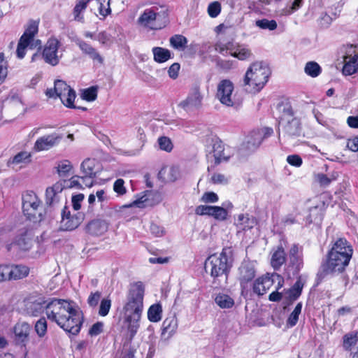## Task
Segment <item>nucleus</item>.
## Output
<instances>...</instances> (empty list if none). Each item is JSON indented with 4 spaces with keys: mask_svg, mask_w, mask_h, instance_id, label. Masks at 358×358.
I'll use <instances>...</instances> for the list:
<instances>
[{
    "mask_svg": "<svg viewBox=\"0 0 358 358\" xmlns=\"http://www.w3.org/2000/svg\"><path fill=\"white\" fill-rule=\"evenodd\" d=\"M45 315L48 320L73 335H77L84 322L82 310L71 300L50 298Z\"/></svg>",
    "mask_w": 358,
    "mask_h": 358,
    "instance_id": "f257e3e1",
    "label": "nucleus"
},
{
    "mask_svg": "<svg viewBox=\"0 0 358 358\" xmlns=\"http://www.w3.org/2000/svg\"><path fill=\"white\" fill-rule=\"evenodd\" d=\"M145 286L141 281L130 285L127 294V301L123 307V317L127 329L132 338L139 328V321L143 308Z\"/></svg>",
    "mask_w": 358,
    "mask_h": 358,
    "instance_id": "f03ea898",
    "label": "nucleus"
},
{
    "mask_svg": "<svg viewBox=\"0 0 358 358\" xmlns=\"http://www.w3.org/2000/svg\"><path fill=\"white\" fill-rule=\"evenodd\" d=\"M233 265V250L224 248L222 252L209 256L205 262V269L213 278L212 283L215 287L227 284L228 275Z\"/></svg>",
    "mask_w": 358,
    "mask_h": 358,
    "instance_id": "7ed1b4c3",
    "label": "nucleus"
},
{
    "mask_svg": "<svg viewBox=\"0 0 358 358\" xmlns=\"http://www.w3.org/2000/svg\"><path fill=\"white\" fill-rule=\"evenodd\" d=\"M352 255L344 252H328L318 269L316 276V285H318L327 276H334L343 273L348 266Z\"/></svg>",
    "mask_w": 358,
    "mask_h": 358,
    "instance_id": "20e7f679",
    "label": "nucleus"
},
{
    "mask_svg": "<svg viewBox=\"0 0 358 358\" xmlns=\"http://www.w3.org/2000/svg\"><path fill=\"white\" fill-rule=\"evenodd\" d=\"M270 69L262 62H255L247 70L242 86L249 93L259 92L268 81Z\"/></svg>",
    "mask_w": 358,
    "mask_h": 358,
    "instance_id": "39448f33",
    "label": "nucleus"
},
{
    "mask_svg": "<svg viewBox=\"0 0 358 358\" xmlns=\"http://www.w3.org/2000/svg\"><path fill=\"white\" fill-rule=\"evenodd\" d=\"M45 94L48 97H59L62 103L69 108L87 110V108L78 104V101L75 103L76 92L64 80H56L54 88L48 89Z\"/></svg>",
    "mask_w": 358,
    "mask_h": 358,
    "instance_id": "423d86ee",
    "label": "nucleus"
},
{
    "mask_svg": "<svg viewBox=\"0 0 358 358\" xmlns=\"http://www.w3.org/2000/svg\"><path fill=\"white\" fill-rule=\"evenodd\" d=\"M273 134V129L265 127L261 129L253 130L245 137L238 150L239 155L247 156L255 152L261 145L263 141Z\"/></svg>",
    "mask_w": 358,
    "mask_h": 358,
    "instance_id": "0eeeda50",
    "label": "nucleus"
},
{
    "mask_svg": "<svg viewBox=\"0 0 358 358\" xmlns=\"http://www.w3.org/2000/svg\"><path fill=\"white\" fill-rule=\"evenodd\" d=\"M234 89L233 83L230 80L224 79L217 85L216 96L222 104L238 110L243 104V98L236 94L232 96Z\"/></svg>",
    "mask_w": 358,
    "mask_h": 358,
    "instance_id": "6e6552de",
    "label": "nucleus"
},
{
    "mask_svg": "<svg viewBox=\"0 0 358 358\" xmlns=\"http://www.w3.org/2000/svg\"><path fill=\"white\" fill-rule=\"evenodd\" d=\"M40 200L37 195L32 191H27L22 194V210L24 215L34 222L42 220L41 213L38 208L40 205Z\"/></svg>",
    "mask_w": 358,
    "mask_h": 358,
    "instance_id": "1a4fd4ad",
    "label": "nucleus"
},
{
    "mask_svg": "<svg viewBox=\"0 0 358 358\" xmlns=\"http://www.w3.org/2000/svg\"><path fill=\"white\" fill-rule=\"evenodd\" d=\"M206 152L213 155L214 166H217L223 162H227L231 155L225 149L223 143L217 138H210L207 140Z\"/></svg>",
    "mask_w": 358,
    "mask_h": 358,
    "instance_id": "9d476101",
    "label": "nucleus"
},
{
    "mask_svg": "<svg viewBox=\"0 0 358 358\" xmlns=\"http://www.w3.org/2000/svg\"><path fill=\"white\" fill-rule=\"evenodd\" d=\"M24 311L27 315L38 317L46 311L49 299L43 296H31L24 300Z\"/></svg>",
    "mask_w": 358,
    "mask_h": 358,
    "instance_id": "9b49d317",
    "label": "nucleus"
},
{
    "mask_svg": "<svg viewBox=\"0 0 358 358\" xmlns=\"http://www.w3.org/2000/svg\"><path fill=\"white\" fill-rule=\"evenodd\" d=\"M288 271H292L293 275H298L303 266V248L297 243L292 244L288 251Z\"/></svg>",
    "mask_w": 358,
    "mask_h": 358,
    "instance_id": "f8f14e48",
    "label": "nucleus"
},
{
    "mask_svg": "<svg viewBox=\"0 0 358 358\" xmlns=\"http://www.w3.org/2000/svg\"><path fill=\"white\" fill-rule=\"evenodd\" d=\"M61 43L55 38H50L45 45L42 57L45 62L52 66H56L59 62L60 57L57 55Z\"/></svg>",
    "mask_w": 358,
    "mask_h": 358,
    "instance_id": "ddd939ff",
    "label": "nucleus"
},
{
    "mask_svg": "<svg viewBox=\"0 0 358 358\" xmlns=\"http://www.w3.org/2000/svg\"><path fill=\"white\" fill-rule=\"evenodd\" d=\"M83 220V214L78 213L74 215H71L69 208L64 206L62 212V220L60 222L59 229L61 231L74 230L81 224Z\"/></svg>",
    "mask_w": 358,
    "mask_h": 358,
    "instance_id": "4468645a",
    "label": "nucleus"
},
{
    "mask_svg": "<svg viewBox=\"0 0 358 358\" xmlns=\"http://www.w3.org/2000/svg\"><path fill=\"white\" fill-rule=\"evenodd\" d=\"M238 280L242 289H245L248 283L252 281L256 275V271L253 263L243 262L238 268Z\"/></svg>",
    "mask_w": 358,
    "mask_h": 358,
    "instance_id": "2eb2a0df",
    "label": "nucleus"
},
{
    "mask_svg": "<svg viewBox=\"0 0 358 358\" xmlns=\"http://www.w3.org/2000/svg\"><path fill=\"white\" fill-rule=\"evenodd\" d=\"M76 44L79 47L83 54L91 59L94 64H103V57L92 45L81 39H78Z\"/></svg>",
    "mask_w": 358,
    "mask_h": 358,
    "instance_id": "dca6fc26",
    "label": "nucleus"
},
{
    "mask_svg": "<svg viewBox=\"0 0 358 358\" xmlns=\"http://www.w3.org/2000/svg\"><path fill=\"white\" fill-rule=\"evenodd\" d=\"M294 113H285L280 117V122H286L284 129L290 136H299L301 134V123L299 119L293 116Z\"/></svg>",
    "mask_w": 358,
    "mask_h": 358,
    "instance_id": "f3484780",
    "label": "nucleus"
},
{
    "mask_svg": "<svg viewBox=\"0 0 358 358\" xmlns=\"http://www.w3.org/2000/svg\"><path fill=\"white\" fill-rule=\"evenodd\" d=\"M203 96L199 88L192 89L185 101L180 103L184 110H199L202 105Z\"/></svg>",
    "mask_w": 358,
    "mask_h": 358,
    "instance_id": "a211bd4d",
    "label": "nucleus"
},
{
    "mask_svg": "<svg viewBox=\"0 0 358 358\" xmlns=\"http://www.w3.org/2000/svg\"><path fill=\"white\" fill-rule=\"evenodd\" d=\"M32 234L31 231L27 229H22L20 234L16 236L13 243L8 245V250H10L12 245H16L22 250H28L32 245Z\"/></svg>",
    "mask_w": 358,
    "mask_h": 358,
    "instance_id": "6ab92c4d",
    "label": "nucleus"
},
{
    "mask_svg": "<svg viewBox=\"0 0 358 358\" xmlns=\"http://www.w3.org/2000/svg\"><path fill=\"white\" fill-rule=\"evenodd\" d=\"M159 15L156 12L154 8L145 9L144 12L139 17L138 22L139 24L144 27H148L152 29H157L161 27H157L155 24V21L159 17Z\"/></svg>",
    "mask_w": 358,
    "mask_h": 358,
    "instance_id": "aec40b11",
    "label": "nucleus"
},
{
    "mask_svg": "<svg viewBox=\"0 0 358 358\" xmlns=\"http://www.w3.org/2000/svg\"><path fill=\"white\" fill-rule=\"evenodd\" d=\"M85 229L89 234L94 236H99L108 231V224L103 220L96 219L90 221L87 224Z\"/></svg>",
    "mask_w": 358,
    "mask_h": 358,
    "instance_id": "412c9836",
    "label": "nucleus"
},
{
    "mask_svg": "<svg viewBox=\"0 0 358 358\" xmlns=\"http://www.w3.org/2000/svg\"><path fill=\"white\" fill-rule=\"evenodd\" d=\"M61 137L56 134L47 135L39 138L34 144V149L37 151L48 150L56 145Z\"/></svg>",
    "mask_w": 358,
    "mask_h": 358,
    "instance_id": "4be33fe9",
    "label": "nucleus"
},
{
    "mask_svg": "<svg viewBox=\"0 0 358 358\" xmlns=\"http://www.w3.org/2000/svg\"><path fill=\"white\" fill-rule=\"evenodd\" d=\"M178 321L174 316L166 318L162 326V338L169 340L176 331Z\"/></svg>",
    "mask_w": 358,
    "mask_h": 358,
    "instance_id": "5701e85b",
    "label": "nucleus"
},
{
    "mask_svg": "<svg viewBox=\"0 0 358 358\" xmlns=\"http://www.w3.org/2000/svg\"><path fill=\"white\" fill-rule=\"evenodd\" d=\"M306 279L299 275L293 286L286 291V299L290 302L296 300L301 294Z\"/></svg>",
    "mask_w": 358,
    "mask_h": 358,
    "instance_id": "b1692460",
    "label": "nucleus"
},
{
    "mask_svg": "<svg viewBox=\"0 0 358 358\" xmlns=\"http://www.w3.org/2000/svg\"><path fill=\"white\" fill-rule=\"evenodd\" d=\"M286 260V253L285 251V248L282 245V242H280V245L277 247V248L273 251L271 259V264L272 267L275 270H278L282 265L285 262Z\"/></svg>",
    "mask_w": 358,
    "mask_h": 358,
    "instance_id": "393cba45",
    "label": "nucleus"
},
{
    "mask_svg": "<svg viewBox=\"0 0 358 358\" xmlns=\"http://www.w3.org/2000/svg\"><path fill=\"white\" fill-rule=\"evenodd\" d=\"M344 63L343 68V74L350 76L356 73L358 71V53L354 56H345Z\"/></svg>",
    "mask_w": 358,
    "mask_h": 358,
    "instance_id": "a878e982",
    "label": "nucleus"
},
{
    "mask_svg": "<svg viewBox=\"0 0 358 358\" xmlns=\"http://www.w3.org/2000/svg\"><path fill=\"white\" fill-rule=\"evenodd\" d=\"M158 177L165 182H175L179 178L178 169L175 166L162 168L158 173Z\"/></svg>",
    "mask_w": 358,
    "mask_h": 358,
    "instance_id": "bb28decb",
    "label": "nucleus"
},
{
    "mask_svg": "<svg viewBox=\"0 0 358 358\" xmlns=\"http://www.w3.org/2000/svg\"><path fill=\"white\" fill-rule=\"evenodd\" d=\"M96 165L97 162L94 159L88 158L85 159L80 165L83 174L87 177L96 178L98 172Z\"/></svg>",
    "mask_w": 358,
    "mask_h": 358,
    "instance_id": "cd10ccee",
    "label": "nucleus"
},
{
    "mask_svg": "<svg viewBox=\"0 0 358 358\" xmlns=\"http://www.w3.org/2000/svg\"><path fill=\"white\" fill-rule=\"evenodd\" d=\"M271 285L272 280L270 278L260 277L253 284V292L258 295H264Z\"/></svg>",
    "mask_w": 358,
    "mask_h": 358,
    "instance_id": "c85d7f7f",
    "label": "nucleus"
},
{
    "mask_svg": "<svg viewBox=\"0 0 358 358\" xmlns=\"http://www.w3.org/2000/svg\"><path fill=\"white\" fill-rule=\"evenodd\" d=\"M255 224L256 219L252 216L250 217L248 214L238 215L237 221L236 222L237 228L242 231L250 229L253 228Z\"/></svg>",
    "mask_w": 358,
    "mask_h": 358,
    "instance_id": "c756f323",
    "label": "nucleus"
},
{
    "mask_svg": "<svg viewBox=\"0 0 358 358\" xmlns=\"http://www.w3.org/2000/svg\"><path fill=\"white\" fill-rule=\"evenodd\" d=\"M30 327L27 323L17 324L15 326L14 333L17 342L24 343L27 339Z\"/></svg>",
    "mask_w": 358,
    "mask_h": 358,
    "instance_id": "7c9ffc66",
    "label": "nucleus"
},
{
    "mask_svg": "<svg viewBox=\"0 0 358 358\" xmlns=\"http://www.w3.org/2000/svg\"><path fill=\"white\" fill-rule=\"evenodd\" d=\"M152 52L153 59L157 63H164L173 57L171 51L164 48L154 47Z\"/></svg>",
    "mask_w": 358,
    "mask_h": 358,
    "instance_id": "2f4dec72",
    "label": "nucleus"
},
{
    "mask_svg": "<svg viewBox=\"0 0 358 358\" xmlns=\"http://www.w3.org/2000/svg\"><path fill=\"white\" fill-rule=\"evenodd\" d=\"M10 280H16L27 277L29 273V268L24 265L10 266Z\"/></svg>",
    "mask_w": 358,
    "mask_h": 358,
    "instance_id": "473e14b6",
    "label": "nucleus"
},
{
    "mask_svg": "<svg viewBox=\"0 0 358 358\" xmlns=\"http://www.w3.org/2000/svg\"><path fill=\"white\" fill-rule=\"evenodd\" d=\"M232 48L233 50L230 52V55L239 60H245L252 55L251 50L245 45H233Z\"/></svg>",
    "mask_w": 358,
    "mask_h": 358,
    "instance_id": "72a5a7b5",
    "label": "nucleus"
},
{
    "mask_svg": "<svg viewBox=\"0 0 358 358\" xmlns=\"http://www.w3.org/2000/svg\"><path fill=\"white\" fill-rule=\"evenodd\" d=\"M344 251L349 252V254L353 253V250L351 245L345 238H338L333 245L332 248L328 252H344Z\"/></svg>",
    "mask_w": 358,
    "mask_h": 358,
    "instance_id": "f704fd0d",
    "label": "nucleus"
},
{
    "mask_svg": "<svg viewBox=\"0 0 358 358\" xmlns=\"http://www.w3.org/2000/svg\"><path fill=\"white\" fill-rule=\"evenodd\" d=\"M271 110L279 112H292V106L287 99L280 98L273 102L271 105Z\"/></svg>",
    "mask_w": 358,
    "mask_h": 358,
    "instance_id": "c9c22d12",
    "label": "nucleus"
},
{
    "mask_svg": "<svg viewBox=\"0 0 358 358\" xmlns=\"http://www.w3.org/2000/svg\"><path fill=\"white\" fill-rule=\"evenodd\" d=\"M169 42L171 46L174 49L184 50L187 48L188 41L185 36L176 34L170 38Z\"/></svg>",
    "mask_w": 358,
    "mask_h": 358,
    "instance_id": "e433bc0d",
    "label": "nucleus"
},
{
    "mask_svg": "<svg viewBox=\"0 0 358 358\" xmlns=\"http://www.w3.org/2000/svg\"><path fill=\"white\" fill-rule=\"evenodd\" d=\"M162 308L159 303L152 305L148 311V318L152 322H157L162 319Z\"/></svg>",
    "mask_w": 358,
    "mask_h": 358,
    "instance_id": "4c0bfd02",
    "label": "nucleus"
},
{
    "mask_svg": "<svg viewBox=\"0 0 358 358\" xmlns=\"http://www.w3.org/2000/svg\"><path fill=\"white\" fill-rule=\"evenodd\" d=\"M38 32V24L36 22H31L29 24L28 27L25 29L24 34L20 37V40L23 41L27 43H31L34 36Z\"/></svg>",
    "mask_w": 358,
    "mask_h": 358,
    "instance_id": "58836bf2",
    "label": "nucleus"
},
{
    "mask_svg": "<svg viewBox=\"0 0 358 358\" xmlns=\"http://www.w3.org/2000/svg\"><path fill=\"white\" fill-rule=\"evenodd\" d=\"M215 301L221 308H230L234 305V299L224 294H218L215 297Z\"/></svg>",
    "mask_w": 358,
    "mask_h": 358,
    "instance_id": "ea45409f",
    "label": "nucleus"
},
{
    "mask_svg": "<svg viewBox=\"0 0 358 358\" xmlns=\"http://www.w3.org/2000/svg\"><path fill=\"white\" fill-rule=\"evenodd\" d=\"M55 168L60 177H66L72 169L73 166L70 161L64 159L58 162Z\"/></svg>",
    "mask_w": 358,
    "mask_h": 358,
    "instance_id": "a19ab883",
    "label": "nucleus"
},
{
    "mask_svg": "<svg viewBox=\"0 0 358 358\" xmlns=\"http://www.w3.org/2000/svg\"><path fill=\"white\" fill-rule=\"evenodd\" d=\"M305 73L312 78L318 76L322 71L320 66L315 62H308L304 68Z\"/></svg>",
    "mask_w": 358,
    "mask_h": 358,
    "instance_id": "79ce46f5",
    "label": "nucleus"
},
{
    "mask_svg": "<svg viewBox=\"0 0 358 358\" xmlns=\"http://www.w3.org/2000/svg\"><path fill=\"white\" fill-rule=\"evenodd\" d=\"M98 87L96 86H92L87 89L82 90L80 97L83 100L87 101H94L97 97Z\"/></svg>",
    "mask_w": 358,
    "mask_h": 358,
    "instance_id": "37998d69",
    "label": "nucleus"
},
{
    "mask_svg": "<svg viewBox=\"0 0 358 358\" xmlns=\"http://www.w3.org/2000/svg\"><path fill=\"white\" fill-rule=\"evenodd\" d=\"M302 303H299L295 306L294 310L290 313L287 320V325L289 327H293L295 326L299 320V316L301 312Z\"/></svg>",
    "mask_w": 358,
    "mask_h": 358,
    "instance_id": "c03bdc74",
    "label": "nucleus"
},
{
    "mask_svg": "<svg viewBox=\"0 0 358 358\" xmlns=\"http://www.w3.org/2000/svg\"><path fill=\"white\" fill-rule=\"evenodd\" d=\"M227 216L228 213L227 212V209L225 208L213 206L210 217H213L216 220L224 221L227 220Z\"/></svg>",
    "mask_w": 358,
    "mask_h": 358,
    "instance_id": "a18cd8bd",
    "label": "nucleus"
},
{
    "mask_svg": "<svg viewBox=\"0 0 358 358\" xmlns=\"http://www.w3.org/2000/svg\"><path fill=\"white\" fill-rule=\"evenodd\" d=\"M255 25L262 29L275 30L277 28V22L274 20L262 19L255 22Z\"/></svg>",
    "mask_w": 358,
    "mask_h": 358,
    "instance_id": "49530a36",
    "label": "nucleus"
},
{
    "mask_svg": "<svg viewBox=\"0 0 358 358\" xmlns=\"http://www.w3.org/2000/svg\"><path fill=\"white\" fill-rule=\"evenodd\" d=\"M8 75V62L5 59L3 52H0V85L6 80Z\"/></svg>",
    "mask_w": 358,
    "mask_h": 358,
    "instance_id": "de8ad7c7",
    "label": "nucleus"
},
{
    "mask_svg": "<svg viewBox=\"0 0 358 358\" xmlns=\"http://www.w3.org/2000/svg\"><path fill=\"white\" fill-rule=\"evenodd\" d=\"M47 321L45 317L40 318L35 324V331L37 334V335L42 338L43 337L46 333H47Z\"/></svg>",
    "mask_w": 358,
    "mask_h": 358,
    "instance_id": "09e8293b",
    "label": "nucleus"
},
{
    "mask_svg": "<svg viewBox=\"0 0 358 358\" xmlns=\"http://www.w3.org/2000/svg\"><path fill=\"white\" fill-rule=\"evenodd\" d=\"M111 308V300L109 297L103 298L101 300L99 308V315L102 317L106 316Z\"/></svg>",
    "mask_w": 358,
    "mask_h": 358,
    "instance_id": "8fccbe9b",
    "label": "nucleus"
},
{
    "mask_svg": "<svg viewBox=\"0 0 358 358\" xmlns=\"http://www.w3.org/2000/svg\"><path fill=\"white\" fill-rule=\"evenodd\" d=\"M101 292L99 291H96L94 292H91L87 298V304L92 308H95L97 307L99 302L101 300Z\"/></svg>",
    "mask_w": 358,
    "mask_h": 358,
    "instance_id": "3c124183",
    "label": "nucleus"
},
{
    "mask_svg": "<svg viewBox=\"0 0 358 358\" xmlns=\"http://www.w3.org/2000/svg\"><path fill=\"white\" fill-rule=\"evenodd\" d=\"M157 142L161 150L166 152H171L172 150L173 144L169 138L166 136H161L158 138Z\"/></svg>",
    "mask_w": 358,
    "mask_h": 358,
    "instance_id": "603ef678",
    "label": "nucleus"
},
{
    "mask_svg": "<svg viewBox=\"0 0 358 358\" xmlns=\"http://www.w3.org/2000/svg\"><path fill=\"white\" fill-rule=\"evenodd\" d=\"M94 40L98 41L102 45H109L112 43V36L103 31L96 35Z\"/></svg>",
    "mask_w": 358,
    "mask_h": 358,
    "instance_id": "864d4df0",
    "label": "nucleus"
},
{
    "mask_svg": "<svg viewBox=\"0 0 358 358\" xmlns=\"http://www.w3.org/2000/svg\"><path fill=\"white\" fill-rule=\"evenodd\" d=\"M99 3V13L103 17H106L108 14L110 13L111 9L110 7V0H96Z\"/></svg>",
    "mask_w": 358,
    "mask_h": 358,
    "instance_id": "5fc2aeb1",
    "label": "nucleus"
},
{
    "mask_svg": "<svg viewBox=\"0 0 358 358\" xmlns=\"http://www.w3.org/2000/svg\"><path fill=\"white\" fill-rule=\"evenodd\" d=\"M221 12V4L218 1H213L208 6V13L211 17H216Z\"/></svg>",
    "mask_w": 358,
    "mask_h": 358,
    "instance_id": "6e6d98bb",
    "label": "nucleus"
},
{
    "mask_svg": "<svg viewBox=\"0 0 358 358\" xmlns=\"http://www.w3.org/2000/svg\"><path fill=\"white\" fill-rule=\"evenodd\" d=\"M31 155L27 152H20L17 153L12 160H10L8 163L18 164L22 162H25L26 160H29Z\"/></svg>",
    "mask_w": 358,
    "mask_h": 358,
    "instance_id": "4d7b16f0",
    "label": "nucleus"
},
{
    "mask_svg": "<svg viewBox=\"0 0 358 358\" xmlns=\"http://www.w3.org/2000/svg\"><path fill=\"white\" fill-rule=\"evenodd\" d=\"M45 197L46 203L50 206H53L55 203H57L59 201L58 194L52 192V189H50L48 187L46 189Z\"/></svg>",
    "mask_w": 358,
    "mask_h": 358,
    "instance_id": "13d9d810",
    "label": "nucleus"
},
{
    "mask_svg": "<svg viewBox=\"0 0 358 358\" xmlns=\"http://www.w3.org/2000/svg\"><path fill=\"white\" fill-rule=\"evenodd\" d=\"M321 220V214L320 209L315 206L310 209V214L307 217L308 223L318 222Z\"/></svg>",
    "mask_w": 358,
    "mask_h": 358,
    "instance_id": "bf43d9fd",
    "label": "nucleus"
},
{
    "mask_svg": "<svg viewBox=\"0 0 358 358\" xmlns=\"http://www.w3.org/2000/svg\"><path fill=\"white\" fill-rule=\"evenodd\" d=\"M357 342V336L354 334H346L343 337V347L348 350Z\"/></svg>",
    "mask_w": 358,
    "mask_h": 358,
    "instance_id": "052dcab7",
    "label": "nucleus"
},
{
    "mask_svg": "<svg viewBox=\"0 0 358 358\" xmlns=\"http://www.w3.org/2000/svg\"><path fill=\"white\" fill-rule=\"evenodd\" d=\"M87 8V6L77 2L73 8L74 19L76 21L81 22L83 20V16L81 13L84 11Z\"/></svg>",
    "mask_w": 358,
    "mask_h": 358,
    "instance_id": "680f3d73",
    "label": "nucleus"
},
{
    "mask_svg": "<svg viewBox=\"0 0 358 358\" xmlns=\"http://www.w3.org/2000/svg\"><path fill=\"white\" fill-rule=\"evenodd\" d=\"M10 265H0V282L10 280Z\"/></svg>",
    "mask_w": 358,
    "mask_h": 358,
    "instance_id": "e2e57ef3",
    "label": "nucleus"
},
{
    "mask_svg": "<svg viewBox=\"0 0 358 358\" xmlns=\"http://www.w3.org/2000/svg\"><path fill=\"white\" fill-rule=\"evenodd\" d=\"M219 198L217 194L213 192H205L201 198V201L203 203H215Z\"/></svg>",
    "mask_w": 358,
    "mask_h": 358,
    "instance_id": "0e129e2a",
    "label": "nucleus"
},
{
    "mask_svg": "<svg viewBox=\"0 0 358 358\" xmlns=\"http://www.w3.org/2000/svg\"><path fill=\"white\" fill-rule=\"evenodd\" d=\"M233 44L228 43L227 44L216 43L215 45V50L222 55L227 53V50L231 52L233 50Z\"/></svg>",
    "mask_w": 358,
    "mask_h": 358,
    "instance_id": "69168bd1",
    "label": "nucleus"
},
{
    "mask_svg": "<svg viewBox=\"0 0 358 358\" xmlns=\"http://www.w3.org/2000/svg\"><path fill=\"white\" fill-rule=\"evenodd\" d=\"M213 206L200 205L195 209V213L199 215L211 216Z\"/></svg>",
    "mask_w": 358,
    "mask_h": 358,
    "instance_id": "338daca9",
    "label": "nucleus"
},
{
    "mask_svg": "<svg viewBox=\"0 0 358 358\" xmlns=\"http://www.w3.org/2000/svg\"><path fill=\"white\" fill-rule=\"evenodd\" d=\"M124 181L120 178L117 179L113 185V189L118 195H123L126 193V188L124 187Z\"/></svg>",
    "mask_w": 358,
    "mask_h": 358,
    "instance_id": "774afa93",
    "label": "nucleus"
}]
</instances>
